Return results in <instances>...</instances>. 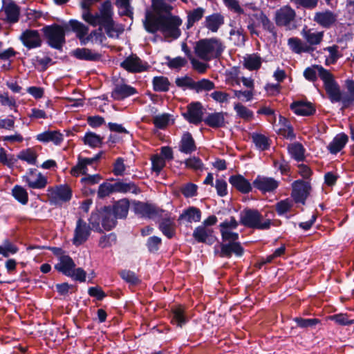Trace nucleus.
<instances>
[{
  "mask_svg": "<svg viewBox=\"0 0 354 354\" xmlns=\"http://www.w3.org/2000/svg\"><path fill=\"white\" fill-rule=\"evenodd\" d=\"M20 39L28 48H38L41 45V39L38 30H26L22 32Z\"/></svg>",
  "mask_w": 354,
  "mask_h": 354,
  "instance_id": "18",
  "label": "nucleus"
},
{
  "mask_svg": "<svg viewBox=\"0 0 354 354\" xmlns=\"http://www.w3.org/2000/svg\"><path fill=\"white\" fill-rule=\"evenodd\" d=\"M226 48L225 42L218 37L201 39L196 42L195 55L204 62L219 59Z\"/></svg>",
  "mask_w": 354,
  "mask_h": 354,
  "instance_id": "4",
  "label": "nucleus"
},
{
  "mask_svg": "<svg viewBox=\"0 0 354 354\" xmlns=\"http://www.w3.org/2000/svg\"><path fill=\"white\" fill-rule=\"evenodd\" d=\"M152 7L154 10L153 14L156 15H171L173 6L162 0H153Z\"/></svg>",
  "mask_w": 354,
  "mask_h": 354,
  "instance_id": "41",
  "label": "nucleus"
},
{
  "mask_svg": "<svg viewBox=\"0 0 354 354\" xmlns=\"http://www.w3.org/2000/svg\"><path fill=\"white\" fill-rule=\"evenodd\" d=\"M36 139L41 142H52L56 145H59L64 140V136L59 131H46L39 133Z\"/></svg>",
  "mask_w": 354,
  "mask_h": 354,
  "instance_id": "28",
  "label": "nucleus"
},
{
  "mask_svg": "<svg viewBox=\"0 0 354 354\" xmlns=\"http://www.w3.org/2000/svg\"><path fill=\"white\" fill-rule=\"evenodd\" d=\"M13 197L22 205H26L28 202V194L25 188L20 185H15L12 189Z\"/></svg>",
  "mask_w": 354,
  "mask_h": 354,
  "instance_id": "49",
  "label": "nucleus"
},
{
  "mask_svg": "<svg viewBox=\"0 0 354 354\" xmlns=\"http://www.w3.org/2000/svg\"><path fill=\"white\" fill-rule=\"evenodd\" d=\"M48 196L51 203L59 204L71 200V189L68 186H59L48 189Z\"/></svg>",
  "mask_w": 354,
  "mask_h": 354,
  "instance_id": "14",
  "label": "nucleus"
},
{
  "mask_svg": "<svg viewBox=\"0 0 354 354\" xmlns=\"http://www.w3.org/2000/svg\"><path fill=\"white\" fill-rule=\"evenodd\" d=\"M116 216L111 211V207H105L104 208V212L102 218V225L104 230H111L113 229L117 224Z\"/></svg>",
  "mask_w": 354,
  "mask_h": 354,
  "instance_id": "35",
  "label": "nucleus"
},
{
  "mask_svg": "<svg viewBox=\"0 0 354 354\" xmlns=\"http://www.w3.org/2000/svg\"><path fill=\"white\" fill-rule=\"evenodd\" d=\"M318 68V75L324 82V86L332 102L342 101L344 106H348V100L342 97L339 86L334 79L333 75L324 67Z\"/></svg>",
  "mask_w": 354,
  "mask_h": 354,
  "instance_id": "5",
  "label": "nucleus"
},
{
  "mask_svg": "<svg viewBox=\"0 0 354 354\" xmlns=\"http://www.w3.org/2000/svg\"><path fill=\"white\" fill-rule=\"evenodd\" d=\"M241 223L244 226L261 230H268L272 225L270 219L264 218L257 209H245L241 215Z\"/></svg>",
  "mask_w": 354,
  "mask_h": 354,
  "instance_id": "6",
  "label": "nucleus"
},
{
  "mask_svg": "<svg viewBox=\"0 0 354 354\" xmlns=\"http://www.w3.org/2000/svg\"><path fill=\"white\" fill-rule=\"evenodd\" d=\"M113 193H115V183L111 184L109 183H103L100 185L98 187L97 197L100 198H104Z\"/></svg>",
  "mask_w": 354,
  "mask_h": 354,
  "instance_id": "56",
  "label": "nucleus"
},
{
  "mask_svg": "<svg viewBox=\"0 0 354 354\" xmlns=\"http://www.w3.org/2000/svg\"><path fill=\"white\" fill-rule=\"evenodd\" d=\"M133 210L136 214L147 218H153L162 212L153 205L140 201L133 203Z\"/></svg>",
  "mask_w": 354,
  "mask_h": 354,
  "instance_id": "15",
  "label": "nucleus"
},
{
  "mask_svg": "<svg viewBox=\"0 0 354 354\" xmlns=\"http://www.w3.org/2000/svg\"><path fill=\"white\" fill-rule=\"evenodd\" d=\"M171 322L177 326L181 327L187 322V319L183 306H178L171 309Z\"/></svg>",
  "mask_w": 354,
  "mask_h": 354,
  "instance_id": "37",
  "label": "nucleus"
},
{
  "mask_svg": "<svg viewBox=\"0 0 354 354\" xmlns=\"http://www.w3.org/2000/svg\"><path fill=\"white\" fill-rule=\"evenodd\" d=\"M327 319L333 321L337 324L341 325V326L351 325L354 322L353 320L348 319L347 315L342 314V313L330 315L327 317Z\"/></svg>",
  "mask_w": 354,
  "mask_h": 354,
  "instance_id": "58",
  "label": "nucleus"
},
{
  "mask_svg": "<svg viewBox=\"0 0 354 354\" xmlns=\"http://www.w3.org/2000/svg\"><path fill=\"white\" fill-rule=\"evenodd\" d=\"M76 265L73 259L68 255H62L59 258V262L55 266V268L63 274L68 277L75 268Z\"/></svg>",
  "mask_w": 354,
  "mask_h": 354,
  "instance_id": "25",
  "label": "nucleus"
},
{
  "mask_svg": "<svg viewBox=\"0 0 354 354\" xmlns=\"http://www.w3.org/2000/svg\"><path fill=\"white\" fill-rule=\"evenodd\" d=\"M68 24L72 30L76 33L77 37L82 44V41H84L88 36V28L84 24L74 19L70 20Z\"/></svg>",
  "mask_w": 354,
  "mask_h": 354,
  "instance_id": "36",
  "label": "nucleus"
},
{
  "mask_svg": "<svg viewBox=\"0 0 354 354\" xmlns=\"http://www.w3.org/2000/svg\"><path fill=\"white\" fill-rule=\"evenodd\" d=\"M288 151L291 157L298 162L302 161L305 158V149L301 143L290 144L288 146Z\"/></svg>",
  "mask_w": 354,
  "mask_h": 354,
  "instance_id": "43",
  "label": "nucleus"
},
{
  "mask_svg": "<svg viewBox=\"0 0 354 354\" xmlns=\"http://www.w3.org/2000/svg\"><path fill=\"white\" fill-rule=\"evenodd\" d=\"M214 230L204 225H199L193 232V237L198 243L211 244L214 241Z\"/></svg>",
  "mask_w": 354,
  "mask_h": 354,
  "instance_id": "21",
  "label": "nucleus"
},
{
  "mask_svg": "<svg viewBox=\"0 0 354 354\" xmlns=\"http://www.w3.org/2000/svg\"><path fill=\"white\" fill-rule=\"evenodd\" d=\"M324 51L328 53V55L326 57L325 64L329 66L334 64L342 56L339 51V47L337 45H333L324 48Z\"/></svg>",
  "mask_w": 354,
  "mask_h": 354,
  "instance_id": "44",
  "label": "nucleus"
},
{
  "mask_svg": "<svg viewBox=\"0 0 354 354\" xmlns=\"http://www.w3.org/2000/svg\"><path fill=\"white\" fill-rule=\"evenodd\" d=\"M253 185L263 194L272 193L278 188L279 182L274 178L259 175L254 180Z\"/></svg>",
  "mask_w": 354,
  "mask_h": 354,
  "instance_id": "13",
  "label": "nucleus"
},
{
  "mask_svg": "<svg viewBox=\"0 0 354 354\" xmlns=\"http://www.w3.org/2000/svg\"><path fill=\"white\" fill-rule=\"evenodd\" d=\"M115 192L123 194L132 193L138 194H140L141 191L134 183L118 181L115 183Z\"/></svg>",
  "mask_w": 354,
  "mask_h": 354,
  "instance_id": "39",
  "label": "nucleus"
},
{
  "mask_svg": "<svg viewBox=\"0 0 354 354\" xmlns=\"http://www.w3.org/2000/svg\"><path fill=\"white\" fill-rule=\"evenodd\" d=\"M262 64L261 57L255 53L247 55L243 58V66L249 71H257Z\"/></svg>",
  "mask_w": 354,
  "mask_h": 354,
  "instance_id": "38",
  "label": "nucleus"
},
{
  "mask_svg": "<svg viewBox=\"0 0 354 354\" xmlns=\"http://www.w3.org/2000/svg\"><path fill=\"white\" fill-rule=\"evenodd\" d=\"M17 158L19 160L26 161L29 165H35L37 162V154L33 149L28 148L21 151L18 154Z\"/></svg>",
  "mask_w": 354,
  "mask_h": 354,
  "instance_id": "48",
  "label": "nucleus"
},
{
  "mask_svg": "<svg viewBox=\"0 0 354 354\" xmlns=\"http://www.w3.org/2000/svg\"><path fill=\"white\" fill-rule=\"evenodd\" d=\"M18 250L17 246L8 239H6L3 244L0 245V254H2L4 257H8L10 254H16Z\"/></svg>",
  "mask_w": 354,
  "mask_h": 354,
  "instance_id": "54",
  "label": "nucleus"
},
{
  "mask_svg": "<svg viewBox=\"0 0 354 354\" xmlns=\"http://www.w3.org/2000/svg\"><path fill=\"white\" fill-rule=\"evenodd\" d=\"M185 166L193 170H202L203 164L202 160L196 156L190 157L185 161Z\"/></svg>",
  "mask_w": 354,
  "mask_h": 354,
  "instance_id": "64",
  "label": "nucleus"
},
{
  "mask_svg": "<svg viewBox=\"0 0 354 354\" xmlns=\"http://www.w3.org/2000/svg\"><path fill=\"white\" fill-rule=\"evenodd\" d=\"M229 183L242 194H248L252 189L249 180L240 174L231 176L229 178Z\"/></svg>",
  "mask_w": 354,
  "mask_h": 354,
  "instance_id": "22",
  "label": "nucleus"
},
{
  "mask_svg": "<svg viewBox=\"0 0 354 354\" xmlns=\"http://www.w3.org/2000/svg\"><path fill=\"white\" fill-rule=\"evenodd\" d=\"M151 168L152 170L156 173H160V171L165 167V158L161 157L159 154H155L151 156Z\"/></svg>",
  "mask_w": 354,
  "mask_h": 354,
  "instance_id": "59",
  "label": "nucleus"
},
{
  "mask_svg": "<svg viewBox=\"0 0 354 354\" xmlns=\"http://www.w3.org/2000/svg\"><path fill=\"white\" fill-rule=\"evenodd\" d=\"M137 93L135 88L126 84H117L111 92V97L115 100H122Z\"/></svg>",
  "mask_w": 354,
  "mask_h": 354,
  "instance_id": "20",
  "label": "nucleus"
},
{
  "mask_svg": "<svg viewBox=\"0 0 354 354\" xmlns=\"http://www.w3.org/2000/svg\"><path fill=\"white\" fill-rule=\"evenodd\" d=\"M16 162L17 159L13 154L8 153L3 148H0V162L1 164L11 167Z\"/></svg>",
  "mask_w": 354,
  "mask_h": 354,
  "instance_id": "57",
  "label": "nucleus"
},
{
  "mask_svg": "<svg viewBox=\"0 0 354 354\" xmlns=\"http://www.w3.org/2000/svg\"><path fill=\"white\" fill-rule=\"evenodd\" d=\"M252 139L255 146L261 151H265L270 147V140L265 135L253 133Z\"/></svg>",
  "mask_w": 354,
  "mask_h": 354,
  "instance_id": "47",
  "label": "nucleus"
},
{
  "mask_svg": "<svg viewBox=\"0 0 354 354\" xmlns=\"http://www.w3.org/2000/svg\"><path fill=\"white\" fill-rule=\"evenodd\" d=\"M348 140V137L345 133L337 134L328 145V149L331 153L336 154L345 147Z\"/></svg>",
  "mask_w": 354,
  "mask_h": 354,
  "instance_id": "32",
  "label": "nucleus"
},
{
  "mask_svg": "<svg viewBox=\"0 0 354 354\" xmlns=\"http://www.w3.org/2000/svg\"><path fill=\"white\" fill-rule=\"evenodd\" d=\"M113 15L112 4L108 0L101 5L99 12L92 14L86 12L83 15V19L93 26H103L109 37L118 38L124 32V28L122 25L114 22Z\"/></svg>",
  "mask_w": 354,
  "mask_h": 354,
  "instance_id": "3",
  "label": "nucleus"
},
{
  "mask_svg": "<svg viewBox=\"0 0 354 354\" xmlns=\"http://www.w3.org/2000/svg\"><path fill=\"white\" fill-rule=\"evenodd\" d=\"M336 19V15L330 10L316 12L314 16V21L324 28L330 27Z\"/></svg>",
  "mask_w": 354,
  "mask_h": 354,
  "instance_id": "26",
  "label": "nucleus"
},
{
  "mask_svg": "<svg viewBox=\"0 0 354 354\" xmlns=\"http://www.w3.org/2000/svg\"><path fill=\"white\" fill-rule=\"evenodd\" d=\"M72 55L78 59L86 61H95L100 58V55L88 48H76L72 52Z\"/></svg>",
  "mask_w": 354,
  "mask_h": 354,
  "instance_id": "34",
  "label": "nucleus"
},
{
  "mask_svg": "<svg viewBox=\"0 0 354 354\" xmlns=\"http://www.w3.org/2000/svg\"><path fill=\"white\" fill-rule=\"evenodd\" d=\"M233 92L236 97L245 102L251 101L254 98V91L249 89L245 91L234 90Z\"/></svg>",
  "mask_w": 354,
  "mask_h": 354,
  "instance_id": "63",
  "label": "nucleus"
},
{
  "mask_svg": "<svg viewBox=\"0 0 354 354\" xmlns=\"http://www.w3.org/2000/svg\"><path fill=\"white\" fill-rule=\"evenodd\" d=\"M106 40V37L102 32V28L100 26L98 29L93 30L84 41H82V44H86L89 41L93 43L102 44Z\"/></svg>",
  "mask_w": 354,
  "mask_h": 354,
  "instance_id": "51",
  "label": "nucleus"
},
{
  "mask_svg": "<svg viewBox=\"0 0 354 354\" xmlns=\"http://www.w3.org/2000/svg\"><path fill=\"white\" fill-rule=\"evenodd\" d=\"M292 207V201L287 198L278 202L276 204V211L279 215H283L289 212Z\"/></svg>",
  "mask_w": 354,
  "mask_h": 354,
  "instance_id": "61",
  "label": "nucleus"
},
{
  "mask_svg": "<svg viewBox=\"0 0 354 354\" xmlns=\"http://www.w3.org/2000/svg\"><path fill=\"white\" fill-rule=\"evenodd\" d=\"M142 22L147 32L155 34L159 31L166 39H176L181 35L183 20L177 15H156L147 12Z\"/></svg>",
  "mask_w": 354,
  "mask_h": 354,
  "instance_id": "1",
  "label": "nucleus"
},
{
  "mask_svg": "<svg viewBox=\"0 0 354 354\" xmlns=\"http://www.w3.org/2000/svg\"><path fill=\"white\" fill-rule=\"evenodd\" d=\"M115 5L121 10V15L129 17L133 14L132 9L130 6V0H116Z\"/></svg>",
  "mask_w": 354,
  "mask_h": 354,
  "instance_id": "60",
  "label": "nucleus"
},
{
  "mask_svg": "<svg viewBox=\"0 0 354 354\" xmlns=\"http://www.w3.org/2000/svg\"><path fill=\"white\" fill-rule=\"evenodd\" d=\"M205 12V9L201 7H198L187 12L186 23L187 29H190L196 22L199 21L203 17Z\"/></svg>",
  "mask_w": 354,
  "mask_h": 354,
  "instance_id": "40",
  "label": "nucleus"
},
{
  "mask_svg": "<svg viewBox=\"0 0 354 354\" xmlns=\"http://www.w3.org/2000/svg\"><path fill=\"white\" fill-rule=\"evenodd\" d=\"M201 218V211L196 207H189L183 210L178 220H184L188 223L199 222Z\"/></svg>",
  "mask_w": 354,
  "mask_h": 354,
  "instance_id": "33",
  "label": "nucleus"
},
{
  "mask_svg": "<svg viewBox=\"0 0 354 354\" xmlns=\"http://www.w3.org/2000/svg\"><path fill=\"white\" fill-rule=\"evenodd\" d=\"M84 142L91 147H98L102 145V138L95 133L88 132L84 136Z\"/></svg>",
  "mask_w": 354,
  "mask_h": 354,
  "instance_id": "53",
  "label": "nucleus"
},
{
  "mask_svg": "<svg viewBox=\"0 0 354 354\" xmlns=\"http://www.w3.org/2000/svg\"><path fill=\"white\" fill-rule=\"evenodd\" d=\"M215 87L214 83L207 79H202L199 81L194 82V90L196 93L202 91H209Z\"/></svg>",
  "mask_w": 354,
  "mask_h": 354,
  "instance_id": "55",
  "label": "nucleus"
},
{
  "mask_svg": "<svg viewBox=\"0 0 354 354\" xmlns=\"http://www.w3.org/2000/svg\"><path fill=\"white\" fill-rule=\"evenodd\" d=\"M153 88L155 91L166 92L169 89L170 82L167 77L157 76L153 77Z\"/></svg>",
  "mask_w": 354,
  "mask_h": 354,
  "instance_id": "46",
  "label": "nucleus"
},
{
  "mask_svg": "<svg viewBox=\"0 0 354 354\" xmlns=\"http://www.w3.org/2000/svg\"><path fill=\"white\" fill-rule=\"evenodd\" d=\"M100 158V154H97L93 158H83L79 156L77 164L71 169V174L73 176L77 177L80 175H87L89 171V167L96 170Z\"/></svg>",
  "mask_w": 354,
  "mask_h": 354,
  "instance_id": "9",
  "label": "nucleus"
},
{
  "mask_svg": "<svg viewBox=\"0 0 354 354\" xmlns=\"http://www.w3.org/2000/svg\"><path fill=\"white\" fill-rule=\"evenodd\" d=\"M291 197L297 203L304 204L311 191V185L309 182L297 180L292 184Z\"/></svg>",
  "mask_w": 354,
  "mask_h": 354,
  "instance_id": "10",
  "label": "nucleus"
},
{
  "mask_svg": "<svg viewBox=\"0 0 354 354\" xmlns=\"http://www.w3.org/2000/svg\"><path fill=\"white\" fill-rule=\"evenodd\" d=\"M3 11L6 15V19L10 23H15L19 19V8L13 3H10L5 6Z\"/></svg>",
  "mask_w": 354,
  "mask_h": 354,
  "instance_id": "45",
  "label": "nucleus"
},
{
  "mask_svg": "<svg viewBox=\"0 0 354 354\" xmlns=\"http://www.w3.org/2000/svg\"><path fill=\"white\" fill-rule=\"evenodd\" d=\"M226 115L227 113L224 112H214L208 114L203 121L206 125L213 129H218L225 126Z\"/></svg>",
  "mask_w": 354,
  "mask_h": 354,
  "instance_id": "24",
  "label": "nucleus"
},
{
  "mask_svg": "<svg viewBox=\"0 0 354 354\" xmlns=\"http://www.w3.org/2000/svg\"><path fill=\"white\" fill-rule=\"evenodd\" d=\"M239 226V222L234 216L226 218L219 225L222 243L218 255L221 257L230 258L232 254L241 257L244 249L239 241V234L235 230Z\"/></svg>",
  "mask_w": 354,
  "mask_h": 354,
  "instance_id": "2",
  "label": "nucleus"
},
{
  "mask_svg": "<svg viewBox=\"0 0 354 354\" xmlns=\"http://www.w3.org/2000/svg\"><path fill=\"white\" fill-rule=\"evenodd\" d=\"M130 203L129 200L124 198L115 202L112 207L111 211L119 219L125 218L128 214Z\"/></svg>",
  "mask_w": 354,
  "mask_h": 354,
  "instance_id": "31",
  "label": "nucleus"
},
{
  "mask_svg": "<svg viewBox=\"0 0 354 354\" xmlns=\"http://www.w3.org/2000/svg\"><path fill=\"white\" fill-rule=\"evenodd\" d=\"M288 46L291 51L296 54L309 53L314 51V47H310L298 37H290L288 39Z\"/></svg>",
  "mask_w": 354,
  "mask_h": 354,
  "instance_id": "23",
  "label": "nucleus"
},
{
  "mask_svg": "<svg viewBox=\"0 0 354 354\" xmlns=\"http://www.w3.org/2000/svg\"><path fill=\"white\" fill-rule=\"evenodd\" d=\"M159 229L168 239H171L176 234V225L171 218H165L159 224Z\"/></svg>",
  "mask_w": 354,
  "mask_h": 354,
  "instance_id": "42",
  "label": "nucleus"
},
{
  "mask_svg": "<svg viewBox=\"0 0 354 354\" xmlns=\"http://www.w3.org/2000/svg\"><path fill=\"white\" fill-rule=\"evenodd\" d=\"M291 110L298 115L308 116L315 112V109L310 102L296 101L290 104Z\"/></svg>",
  "mask_w": 354,
  "mask_h": 354,
  "instance_id": "27",
  "label": "nucleus"
},
{
  "mask_svg": "<svg viewBox=\"0 0 354 354\" xmlns=\"http://www.w3.org/2000/svg\"><path fill=\"white\" fill-rule=\"evenodd\" d=\"M223 24V17L221 14L214 13L205 17L204 26L212 32H216Z\"/></svg>",
  "mask_w": 354,
  "mask_h": 354,
  "instance_id": "29",
  "label": "nucleus"
},
{
  "mask_svg": "<svg viewBox=\"0 0 354 354\" xmlns=\"http://www.w3.org/2000/svg\"><path fill=\"white\" fill-rule=\"evenodd\" d=\"M121 67L130 73H140L147 69V64L136 55L127 57L121 64Z\"/></svg>",
  "mask_w": 354,
  "mask_h": 354,
  "instance_id": "17",
  "label": "nucleus"
},
{
  "mask_svg": "<svg viewBox=\"0 0 354 354\" xmlns=\"http://www.w3.org/2000/svg\"><path fill=\"white\" fill-rule=\"evenodd\" d=\"M117 241L115 234L111 233L108 235L102 236L99 241V246L102 248H106L111 247L115 244Z\"/></svg>",
  "mask_w": 354,
  "mask_h": 354,
  "instance_id": "62",
  "label": "nucleus"
},
{
  "mask_svg": "<svg viewBox=\"0 0 354 354\" xmlns=\"http://www.w3.org/2000/svg\"><path fill=\"white\" fill-rule=\"evenodd\" d=\"M91 227L82 218L77 219L74 230L72 243L76 246H79L84 243L89 238L91 233Z\"/></svg>",
  "mask_w": 354,
  "mask_h": 354,
  "instance_id": "11",
  "label": "nucleus"
},
{
  "mask_svg": "<svg viewBox=\"0 0 354 354\" xmlns=\"http://www.w3.org/2000/svg\"><path fill=\"white\" fill-rule=\"evenodd\" d=\"M234 109L236 115L244 120L249 121L253 118V112L240 102L234 104Z\"/></svg>",
  "mask_w": 354,
  "mask_h": 354,
  "instance_id": "50",
  "label": "nucleus"
},
{
  "mask_svg": "<svg viewBox=\"0 0 354 354\" xmlns=\"http://www.w3.org/2000/svg\"><path fill=\"white\" fill-rule=\"evenodd\" d=\"M296 12L290 6H283L278 9L274 14L277 26L284 27L286 30H292L295 25Z\"/></svg>",
  "mask_w": 354,
  "mask_h": 354,
  "instance_id": "8",
  "label": "nucleus"
},
{
  "mask_svg": "<svg viewBox=\"0 0 354 354\" xmlns=\"http://www.w3.org/2000/svg\"><path fill=\"white\" fill-rule=\"evenodd\" d=\"M30 189H41L46 187L48 183L47 178L36 169H30L22 177Z\"/></svg>",
  "mask_w": 354,
  "mask_h": 354,
  "instance_id": "12",
  "label": "nucleus"
},
{
  "mask_svg": "<svg viewBox=\"0 0 354 354\" xmlns=\"http://www.w3.org/2000/svg\"><path fill=\"white\" fill-rule=\"evenodd\" d=\"M196 146L195 141L189 132H185L179 144V151L182 153L189 154L195 151Z\"/></svg>",
  "mask_w": 354,
  "mask_h": 354,
  "instance_id": "30",
  "label": "nucleus"
},
{
  "mask_svg": "<svg viewBox=\"0 0 354 354\" xmlns=\"http://www.w3.org/2000/svg\"><path fill=\"white\" fill-rule=\"evenodd\" d=\"M185 118L190 123L198 124L203 120V108L201 102H196L187 106V112L183 113Z\"/></svg>",
  "mask_w": 354,
  "mask_h": 354,
  "instance_id": "16",
  "label": "nucleus"
},
{
  "mask_svg": "<svg viewBox=\"0 0 354 354\" xmlns=\"http://www.w3.org/2000/svg\"><path fill=\"white\" fill-rule=\"evenodd\" d=\"M279 122L282 124V127L279 130V134L286 138H295V136L293 128L290 122L283 117H280Z\"/></svg>",
  "mask_w": 354,
  "mask_h": 354,
  "instance_id": "52",
  "label": "nucleus"
},
{
  "mask_svg": "<svg viewBox=\"0 0 354 354\" xmlns=\"http://www.w3.org/2000/svg\"><path fill=\"white\" fill-rule=\"evenodd\" d=\"M42 30L48 45L57 50L62 49L66 42L64 26L54 24L44 27Z\"/></svg>",
  "mask_w": 354,
  "mask_h": 354,
  "instance_id": "7",
  "label": "nucleus"
},
{
  "mask_svg": "<svg viewBox=\"0 0 354 354\" xmlns=\"http://www.w3.org/2000/svg\"><path fill=\"white\" fill-rule=\"evenodd\" d=\"M301 35L306 41L305 43L307 45H310V47L321 44L324 37V32L314 30L313 29L308 28L306 26L302 29Z\"/></svg>",
  "mask_w": 354,
  "mask_h": 354,
  "instance_id": "19",
  "label": "nucleus"
}]
</instances>
